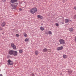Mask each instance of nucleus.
Here are the masks:
<instances>
[{
	"instance_id": "f257e3e1",
	"label": "nucleus",
	"mask_w": 76,
	"mask_h": 76,
	"mask_svg": "<svg viewBox=\"0 0 76 76\" xmlns=\"http://www.w3.org/2000/svg\"><path fill=\"white\" fill-rule=\"evenodd\" d=\"M17 0H11V3L10 6L12 10H16V9L17 5H16L15 4H16V5H18V3H16V2H17Z\"/></svg>"
},
{
	"instance_id": "f03ea898",
	"label": "nucleus",
	"mask_w": 76,
	"mask_h": 76,
	"mask_svg": "<svg viewBox=\"0 0 76 76\" xmlns=\"http://www.w3.org/2000/svg\"><path fill=\"white\" fill-rule=\"evenodd\" d=\"M37 8L36 7H34L30 9L29 10V12L32 13V14H34L35 13L37 12Z\"/></svg>"
},
{
	"instance_id": "7ed1b4c3",
	"label": "nucleus",
	"mask_w": 76,
	"mask_h": 76,
	"mask_svg": "<svg viewBox=\"0 0 76 76\" xmlns=\"http://www.w3.org/2000/svg\"><path fill=\"white\" fill-rule=\"evenodd\" d=\"M7 62V64L9 66H10V65H13V62L11 61L10 60H8Z\"/></svg>"
},
{
	"instance_id": "20e7f679",
	"label": "nucleus",
	"mask_w": 76,
	"mask_h": 76,
	"mask_svg": "<svg viewBox=\"0 0 76 76\" xmlns=\"http://www.w3.org/2000/svg\"><path fill=\"white\" fill-rule=\"evenodd\" d=\"M59 42L61 44L64 45L65 44L64 40L63 39H60L59 40Z\"/></svg>"
},
{
	"instance_id": "39448f33",
	"label": "nucleus",
	"mask_w": 76,
	"mask_h": 76,
	"mask_svg": "<svg viewBox=\"0 0 76 76\" xmlns=\"http://www.w3.org/2000/svg\"><path fill=\"white\" fill-rule=\"evenodd\" d=\"M11 45L13 49L14 50H16V46L13 43H11Z\"/></svg>"
},
{
	"instance_id": "423d86ee",
	"label": "nucleus",
	"mask_w": 76,
	"mask_h": 76,
	"mask_svg": "<svg viewBox=\"0 0 76 76\" xmlns=\"http://www.w3.org/2000/svg\"><path fill=\"white\" fill-rule=\"evenodd\" d=\"M14 56H18V52L16 51H14L13 52V54L12 55Z\"/></svg>"
},
{
	"instance_id": "0eeeda50",
	"label": "nucleus",
	"mask_w": 76,
	"mask_h": 76,
	"mask_svg": "<svg viewBox=\"0 0 76 76\" xmlns=\"http://www.w3.org/2000/svg\"><path fill=\"white\" fill-rule=\"evenodd\" d=\"M63 49V46L58 47L57 48V50H58V51H60V50H62Z\"/></svg>"
},
{
	"instance_id": "6e6552de",
	"label": "nucleus",
	"mask_w": 76,
	"mask_h": 76,
	"mask_svg": "<svg viewBox=\"0 0 76 76\" xmlns=\"http://www.w3.org/2000/svg\"><path fill=\"white\" fill-rule=\"evenodd\" d=\"M13 50H11L9 51V53L10 55H13Z\"/></svg>"
},
{
	"instance_id": "1a4fd4ad",
	"label": "nucleus",
	"mask_w": 76,
	"mask_h": 76,
	"mask_svg": "<svg viewBox=\"0 0 76 76\" xmlns=\"http://www.w3.org/2000/svg\"><path fill=\"white\" fill-rule=\"evenodd\" d=\"M6 26V23L5 22H3L1 24V26L2 27H4Z\"/></svg>"
},
{
	"instance_id": "9d476101",
	"label": "nucleus",
	"mask_w": 76,
	"mask_h": 76,
	"mask_svg": "<svg viewBox=\"0 0 76 76\" xmlns=\"http://www.w3.org/2000/svg\"><path fill=\"white\" fill-rule=\"evenodd\" d=\"M42 51L44 53H47V52L48 51V49L46 48H45Z\"/></svg>"
},
{
	"instance_id": "9b49d317",
	"label": "nucleus",
	"mask_w": 76,
	"mask_h": 76,
	"mask_svg": "<svg viewBox=\"0 0 76 76\" xmlns=\"http://www.w3.org/2000/svg\"><path fill=\"white\" fill-rule=\"evenodd\" d=\"M73 71L70 69H69L68 70V73H69V74H70L72 73Z\"/></svg>"
},
{
	"instance_id": "f8f14e48",
	"label": "nucleus",
	"mask_w": 76,
	"mask_h": 76,
	"mask_svg": "<svg viewBox=\"0 0 76 76\" xmlns=\"http://www.w3.org/2000/svg\"><path fill=\"white\" fill-rule=\"evenodd\" d=\"M37 18H39V19H42L43 18V17H42V16L39 15H37Z\"/></svg>"
},
{
	"instance_id": "ddd939ff",
	"label": "nucleus",
	"mask_w": 76,
	"mask_h": 76,
	"mask_svg": "<svg viewBox=\"0 0 76 76\" xmlns=\"http://www.w3.org/2000/svg\"><path fill=\"white\" fill-rule=\"evenodd\" d=\"M34 53L35 55L37 56V55H38V54H39V52H38L37 50H35L34 51Z\"/></svg>"
},
{
	"instance_id": "4468645a",
	"label": "nucleus",
	"mask_w": 76,
	"mask_h": 76,
	"mask_svg": "<svg viewBox=\"0 0 76 76\" xmlns=\"http://www.w3.org/2000/svg\"><path fill=\"white\" fill-rule=\"evenodd\" d=\"M65 22L66 23H68V22H69V20L67 19H66L65 20Z\"/></svg>"
},
{
	"instance_id": "2eb2a0df",
	"label": "nucleus",
	"mask_w": 76,
	"mask_h": 76,
	"mask_svg": "<svg viewBox=\"0 0 76 76\" xmlns=\"http://www.w3.org/2000/svg\"><path fill=\"white\" fill-rule=\"evenodd\" d=\"M69 31L70 32H73V29L72 28H70L69 29Z\"/></svg>"
},
{
	"instance_id": "dca6fc26",
	"label": "nucleus",
	"mask_w": 76,
	"mask_h": 76,
	"mask_svg": "<svg viewBox=\"0 0 76 76\" xmlns=\"http://www.w3.org/2000/svg\"><path fill=\"white\" fill-rule=\"evenodd\" d=\"M29 39L28 38H26V39L25 40V41L26 42H27L28 41H29Z\"/></svg>"
},
{
	"instance_id": "f3484780",
	"label": "nucleus",
	"mask_w": 76,
	"mask_h": 76,
	"mask_svg": "<svg viewBox=\"0 0 76 76\" xmlns=\"http://www.w3.org/2000/svg\"><path fill=\"white\" fill-rule=\"evenodd\" d=\"M67 55H63V58H67Z\"/></svg>"
},
{
	"instance_id": "a211bd4d",
	"label": "nucleus",
	"mask_w": 76,
	"mask_h": 76,
	"mask_svg": "<svg viewBox=\"0 0 76 76\" xmlns=\"http://www.w3.org/2000/svg\"><path fill=\"white\" fill-rule=\"evenodd\" d=\"M40 30L41 31H44V27H42V26H41L40 27Z\"/></svg>"
},
{
	"instance_id": "6ab92c4d",
	"label": "nucleus",
	"mask_w": 76,
	"mask_h": 76,
	"mask_svg": "<svg viewBox=\"0 0 76 76\" xmlns=\"http://www.w3.org/2000/svg\"><path fill=\"white\" fill-rule=\"evenodd\" d=\"M48 33L49 34H50V35H51V34H52V32L50 31H49Z\"/></svg>"
},
{
	"instance_id": "aec40b11",
	"label": "nucleus",
	"mask_w": 76,
	"mask_h": 76,
	"mask_svg": "<svg viewBox=\"0 0 76 76\" xmlns=\"http://www.w3.org/2000/svg\"><path fill=\"white\" fill-rule=\"evenodd\" d=\"M23 35L24 36V37H27V34L26 33H24L23 34Z\"/></svg>"
},
{
	"instance_id": "412c9836",
	"label": "nucleus",
	"mask_w": 76,
	"mask_h": 76,
	"mask_svg": "<svg viewBox=\"0 0 76 76\" xmlns=\"http://www.w3.org/2000/svg\"><path fill=\"white\" fill-rule=\"evenodd\" d=\"M19 52L20 53H22V52H23V51H22V50L20 49L19 50Z\"/></svg>"
},
{
	"instance_id": "4be33fe9",
	"label": "nucleus",
	"mask_w": 76,
	"mask_h": 76,
	"mask_svg": "<svg viewBox=\"0 0 76 76\" xmlns=\"http://www.w3.org/2000/svg\"><path fill=\"white\" fill-rule=\"evenodd\" d=\"M3 28L1 27H0V31H3Z\"/></svg>"
},
{
	"instance_id": "5701e85b",
	"label": "nucleus",
	"mask_w": 76,
	"mask_h": 76,
	"mask_svg": "<svg viewBox=\"0 0 76 76\" xmlns=\"http://www.w3.org/2000/svg\"><path fill=\"white\" fill-rule=\"evenodd\" d=\"M23 10V9H22V8H19V10L20 11H22Z\"/></svg>"
},
{
	"instance_id": "b1692460",
	"label": "nucleus",
	"mask_w": 76,
	"mask_h": 76,
	"mask_svg": "<svg viewBox=\"0 0 76 76\" xmlns=\"http://www.w3.org/2000/svg\"><path fill=\"white\" fill-rule=\"evenodd\" d=\"M56 26H58V23H56Z\"/></svg>"
},
{
	"instance_id": "393cba45",
	"label": "nucleus",
	"mask_w": 76,
	"mask_h": 76,
	"mask_svg": "<svg viewBox=\"0 0 76 76\" xmlns=\"http://www.w3.org/2000/svg\"><path fill=\"white\" fill-rule=\"evenodd\" d=\"M16 36L17 37H19V34H16Z\"/></svg>"
},
{
	"instance_id": "a878e982",
	"label": "nucleus",
	"mask_w": 76,
	"mask_h": 76,
	"mask_svg": "<svg viewBox=\"0 0 76 76\" xmlns=\"http://www.w3.org/2000/svg\"><path fill=\"white\" fill-rule=\"evenodd\" d=\"M74 18L75 19H76V15H75L74 16Z\"/></svg>"
},
{
	"instance_id": "bb28decb",
	"label": "nucleus",
	"mask_w": 76,
	"mask_h": 76,
	"mask_svg": "<svg viewBox=\"0 0 76 76\" xmlns=\"http://www.w3.org/2000/svg\"><path fill=\"white\" fill-rule=\"evenodd\" d=\"M45 34H47V35H48V32H45Z\"/></svg>"
},
{
	"instance_id": "cd10ccee",
	"label": "nucleus",
	"mask_w": 76,
	"mask_h": 76,
	"mask_svg": "<svg viewBox=\"0 0 76 76\" xmlns=\"http://www.w3.org/2000/svg\"><path fill=\"white\" fill-rule=\"evenodd\" d=\"M60 75H61V76L62 75V72H61L60 73Z\"/></svg>"
},
{
	"instance_id": "c85d7f7f",
	"label": "nucleus",
	"mask_w": 76,
	"mask_h": 76,
	"mask_svg": "<svg viewBox=\"0 0 76 76\" xmlns=\"http://www.w3.org/2000/svg\"><path fill=\"white\" fill-rule=\"evenodd\" d=\"M2 1H3V2H4V1H6V0H2Z\"/></svg>"
},
{
	"instance_id": "c756f323",
	"label": "nucleus",
	"mask_w": 76,
	"mask_h": 76,
	"mask_svg": "<svg viewBox=\"0 0 76 76\" xmlns=\"http://www.w3.org/2000/svg\"><path fill=\"white\" fill-rule=\"evenodd\" d=\"M74 9H75V10H76V7H74Z\"/></svg>"
},
{
	"instance_id": "7c9ffc66",
	"label": "nucleus",
	"mask_w": 76,
	"mask_h": 76,
	"mask_svg": "<svg viewBox=\"0 0 76 76\" xmlns=\"http://www.w3.org/2000/svg\"><path fill=\"white\" fill-rule=\"evenodd\" d=\"M69 22H72V20H69Z\"/></svg>"
},
{
	"instance_id": "2f4dec72",
	"label": "nucleus",
	"mask_w": 76,
	"mask_h": 76,
	"mask_svg": "<svg viewBox=\"0 0 76 76\" xmlns=\"http://www.w3.org/2000/svg\"><path fill=\"white\" fill-rule=\"evenodd\" d=\"M0 76H3V75H2V74H1L0 75Z\"/></svg>"
}]
</instances>
